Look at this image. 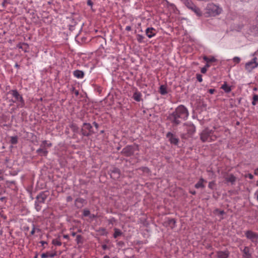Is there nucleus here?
<instances>
[{
  "instance_id": "nucleus-49",
  "label": "nucleus",
  "mask_w": 258,
  "mask_h": 258,
  "mask_svg": "<svg viewBox=\"0 0 258 258\" xmlns=\"http://www.w3.org/2000/svg\"><path fill=\"white\" fill-rule=\"evenodd\" d=\"M103 250H106L107 248V246L106 244H104L102 246Z\"/></svg>"
},
{
  "instance_id": "nucleus-3",
  "label": "nucleus",
  "mask_w": 258,
  "mask_h": 258,
  "mask_svg": "<svg viewBox=\"0 0 258 258\" xmlns=\"http://www.w3.org/2000/svg\"><path fill=\"white\" fill-rule=\"evenodd\" d=\"M222 12V9L213 3L209 4L206 7V13L208 16H216Z\"/></svg>"
},
{
  "instance_id": "nucleus-25",
  "label": "nucleus",
  "mask_w": 258,
  "mask_h": 258,
  "mask_svg": "<svg viewBox=\"0 0 258 258\" xmlns=\"http://www.w3.org/2000/svg\"><path fill=\"white\" fill-rule=\"evenodd\" d=\"M52 144L50 143H48L47 141L45 140L42 141L41 144L40 145L41 147L45 148L46 147H51Z\"/></svg>"
},
{
  "instance_id": "nucleus-26",
  "label": "nucleus",
  "mask_w": 258,
  "mask_h": 258,
  "mask_svg": "<svg viewBox=\"0 0 258 258\" xmlns=\"http://www.w3.org/2000/svg\"><path fill=\"white\" fill-rule=\"evenodd\" d=\"M37 199L40 202L44 203L46 199V197L44 194H42L37 196Z\"/></svg>"
},
{
  "instance_id": "nucleus-34",
  "label": "nucleus",
  "mask_w": 258,
  "mask_h": 258,
  "mask_svg": "<svg viewBox=\"0 0 258 258\" xmlns=\"http://www.w3.org/2000/svg\"><path fill=\"white\" fill-rule=\"evenodd\" d=\"M233 61L236 64L238 63L240 61V58L239 57L235 56L233 58Z\"/></svg>"
},
{
  "instance_id": "nucleus-11",
  "label": "nucleus",
  "mask_w": 258,
  "mask_h": 258,
  "mask_svg": "<svg viewBox=\"0 0 258 258\" xmlns=\"http://www.w3.org/2000/svg\"><path fill=\"white\" fill-rule=\"evenodd\" d=\"M146 34L149 38H152L156 34V30L153 27L148 28L146 30Z\"/></svg>"
},
{
  "instance_id": "nucleus-54",
  "label": "nucleus",
  "mask_w": 258,
  "mask_h": 258,
  "mask_svg": "<svg viewBox=\"0 0 258 258\" xmlns=\"http://www.w3.org/2000/svg\"><path fill=\"white\" fill-rule=\"evenodd\" d=\"M40 243H41L42 245H44V244H47V242L44 241H41Z\"/></svg>"
},
{
  "instance_id": "nucleus-52",
  "label": "nucleus",
  "mask_w": 258,
  "mask_h": 258,
  "mask_svg": "<svg viewBox=\"0 0 258 258\" xmlns=\"http://www.w3.org/2000/svg\"><path fill=\"white\" fill-rule=\"evenodd\" d=\"M189 192L190 194L194 195H195L196 194V191L195 190H190Z\"/></svg>"
},
{
  "instance_id": "nucleus-22",
  "label": "nucleus",
  "mask_w": 258,
  "mask_h": 258,
  "mask_svg": "<svg viewBox=\"0 0 258 258\" xmlns=\"http://www.w3.org/2000/svg\"><path fill=\"white\" fill-rule=\"evenodd\" d=\"M221 89L224 90L225 92L226 93H229L231 90V87L229 86H228L226 83H225L224 84L222 85V86H221Z\"/></svg>"
},
{
  "instance_id": "nucleus-35",
  "label": "nucleus",
  "mask_w": 258,
  "mask_h": 258,
  "mask_svg": "<svg viewBox=\"0 0 258 258\" xmlns=\"http://www.w3.org/2000/svg\"><path fill=\"white\" fill-rule=\"evenodd\" d=\"M196 78H197V80L199 82H202L203 81L202 76L201 74H197Z\"/></svg>"
},
{
  "instance_id": "nucleus-37",
  "label": "nucleus",
  "mask_w": 258,
  "mask_h": 258,
  "mask_svg": "<svg viewBox=\"0 0 258 258\" xmlns=\"http://www.w3.org/2000/svg\"><path fill=\"white\" fill-rule=\"evenodd\" d=\"M85 200L82 198H78L76 199V202L77 203H80L81 204H83Z\"/></svg>"
},
{
  "instance_id": "nucleus-39",
  "label": "nucleus",
  "mask_w": 258,
  "mask_h": 258,
  "mask_svg": "<svg viewBox=\"0 0 258 258\" xmlns=\"http://www.w3.org/2000/svg\"><path fill=\"white\" fill-rule=\"evenodd\" d=\"M207 71V69L206 68V67H203L201 69V72L203 74H205Z\"/></svg>"
},
{
  "instance_id": "nucleus-18",
  "label": "nucleus",
  "mask_w": 258,
  "mask_h": 258,
  "mask_svg": "<svg viewBox=\"0 0 258 258\" xmlns=\"http://www.w3.org/2000/svg\"><path fill=\"white\" fill-rule=\"evenodd\" d=\"M226 180L227 182L234 184L236 181V178L233 174H229L226 177Z\"/></svg>"
},
{
  "instance_id": "nucleus-24",
  "label": "nucleus",
  "mask_w": 258,
  "mask_h": 258,
  "mask_svg": "<svg viewBox=\"0 0 258 258\" xmlns=\"http://www.w3.org/2000/svg\"><path fill=\"white\" fill-rule=\"evenodd\" d=\"M214 213L216 215H220V220L223 219V217H222L223 215L225 213L224 211L222 210H219V209H216L214 211Z\"/></svg>"
},
{
  "instance_id": "nucleus-7",
  "label": "nucleus",
  "mask_w": 258,
  "mask_h": 258,
  "mask_svg": "<svg viewBox=\"0 0 258 258\" xmlns=\"http://www.w3.org/2000/svg\"><path fill=\"white\" fill-rule=\"evenodd\" d=\"M257 66L258 62H257V58L256 57H254L251 61H248L246 63L245 69L248 71H250Z\"/></svg>"
},
{
  "instance_id": "nucleus-38",
  "label": "nucleus",
  "mask_w": 258,
  "mask_h": 258,
  "mask_svg": "<svg viewBox=\"0 0 258 258\" xmlns=\"http://www.w3.org/2000/svg\"><path fill=\"white\" fill-rule=\"evenodd\" d=\"M245 177H248L250 179H252L253 178V176L251 173H248L247 174H245L244 175Z\"/></svg>"
},
{
  "instance_id": "nucleus-47",
  "label": "nucleus",
  "mask_w": 258,
  "mask_h": 258,
  "mask_svg": "<svg viewBox=\"0 0 258 258\" xmlns=\"http://www.w3.org/2000/svg\"><path fill=\"white\" fill-rule=\"evenodd\" d=\"M87 4L89 6H92L93 3L91 0H88L87 1Z\"/></svg>"
},
{
  "instance_id": "nucleus-57",
  "label": "nucleus",
  "mask_w": 258,
  "mask_h": 258,
  "mask_svg": "<svg viewBox=\"0 0 258 258\" xmlns=\"http://www.w3.org/2000/svg\"><path fill=\"white\" fill-rule=\"evenodd\" d=\"M103 258H110V257L108 255H106L103 257Z\"/></svg>"
},
{
  "instance_id": "nucleus-42",
  "label": "nucleus",
  "mask_w": 258,
  "mask_h": 258,
  "mask_svg": "<svg viewBox=\"0 0 258 258\" xmlns=\"http://www.w3.org/2000/svg\"><path fill=\"white\" fill-rule=\"evenodd\" d=\"M216 90L214 89H210L208 90V92L211 94H213L215 92Z\"/></svg>"
},
{
  "instance_id": "nucleus-4",
  "label": "nucleus",
  "mask_w": 258,
  "mask_h": 258,
  "mask_svg": "<svg viewBox=\"0 0 258 258\" xmlns=\"http://www.w3.org/2000/svg\"><path fill=\"white\" fill-rule=\"evenodd\" d=\"M11 93L15 98V99L13 100V102L17 104V107L21 108L24 107L25 102L22 95H21L16 90L11 91Z\"/></svg>"
},
{
  "instance_id": "nucleus-45",
  "label": "nucleus",
  "mask_w": 258,
  "mask_h": 258,
  "mask_svg": "<svg viewBox=\"0 0 258 258\" xmlns=\"http://www.w3.org/2000/svg\"><path fill=\"white\" fill-rule=\"evenodd\" d=\"M132 30V28L130 26H126L125 27V30L127 31H130Z\"/></svg>"
},
{
  "instance_id": "nucleus-56",
  "label": "nucleus",
  "mask_w": 258,
  "mask_h": 258,
  "mask_svg": "<svg viewBox=\"0 0 258 258\" xmlns=\"http://www.w3.org/2000/svg\"><path fill=\"white\" fill-rule=\"evenodd\" d=\"M81 238V235H78L77 236V239L79 240Z\"/></svg>"
},
{
  "instance_id": "nucleus-5",
  "label": "nucleus",
  "mask_w": 258,
  "mask_h": 258,
  "mask_svg": "<svg viewBox=\"0 0 258 258\" xmlns=\"http://www.w3.org/2000/svg\"><path fill=\"white\" fill-rule=\"evenodd\" d=\"M244 233L246 238L250 241L252 245L256 246L258 244V233L247 230Z\"/></svg>"
},
{
  "instance_id": "nucleus-31",
  "label": "nucleus",
  "mask_w": 258,
  "mask_h": 258,
  "mask_svg": "<svg viewBox=\"0 0 258 258\" xmlns=\"http://www.w3.org/2000/svg\"><path fill=\"white\" fill-rule=\"evenodd\" d=\"M36 231L39 232L40 229L36 228L34 225H33V228L30 232L31 235H34Z\"/></svg>"
},
{
  "instance_id": "nucleus-19",
  "label": "nucleus",
  "mask_w": 258,
  "mask_h": 258,
  "mask_svg": "<svg viewBox=\"0 0 258 258\" xmlns=\"http://www.w3.org/2000/svg\"><path fill=\"white\" fill-rule=\"evenodd\" d=\"M190 9L192 10L198 16H200L202 15V12L200 9L196 6H189Z\"/></svg>"
},
{
  "instance_id": "nucleus-13",
  "label": "nucleus",
  "mask_w": 258,
  "mask_h": 258,
  "mask_svg": "<svg viewBox=\"0 0 258 258\" xmlns=\"http://www.w3.org/2000/svg\"><path fill=\"white\" fill-rule=\"evenodd\" d=\"M36 152L41 156H46L48 154V151L45 148L40 147L37 150Z\"/></svg>"
},
{
  "instance_id": "nucleus-28",
  "label": "nucleus",
  "mask_w": 258,
  "mask_h": 258,
  "mask_svg": "<svg viewBox=\"0 0 258 258\" xmlns=\"http://www.w3.org/2000/svg\"><path fill=\"white\" fill-rule=\"evenodd\" d=\"M10 143L12 144L15 145L18 143V137L17 136L11 137Z\"/></svg>"
},
{
  "instance_id": "nucleus-40",
  "label": "nucleus",
  "mask_w": 258,
  "mask_h": 258,
  "mask_svg": "<svg viewBox=\"0 0 258 258\" xmlns=\"http://www.w3.org/2000/svg\"><path fill=\"white\" fill-rule=\"evenodd\" d=\"M72 91L75 94L76 96H78L79 95V91L76 90L74 87L72 88Z\"/></svg>"
},
{
  "instance_id": "nucleus-30",
  "label": "nucleus",
  "mask_w": 258,
  "mask_h": 258,
  "mask_svg": "<svg viewBox=\"0 0 258 258\" xmlns=\"http://www.w3.org/2000/svg\"><path fill=\"white\" fill-rule=\"evenodd\" d=\"M257 101H258V95L254 94L252 98V104L253 105H255Z\"/></svg>"
},
{
  "instance_id": "nucleus-44",
  "label": "nucleus",
  "mask_w": 258,
  "mask_h": 258,
  "mask_svg": "<svg viewBox=\"0 0 258 258\" xmlns=\"http://www.w3.org/2000/svg\"><path fill=\"white\" fill-rule=\"evenodd\" d=\"M73 200V198H72V197L71 196H68L67 198V201L68 202H71Z\"/></svg>"
},
{
  "instance_id": "nucleus-6",
  "label": "nucleus",
  "mask_w": 258,
  "mask_h": 258,
  "mask_svg": "<svg viewBox=\"0 0 258 258\" xmlns=\"http://www.w3.org/2000/svg\"><path fill=\"white\" fill-rule=\"evenodd\" d=\"M92 128L90 123H84L81 130L82 134L84 136H90Z\"/></svg>"
},
{
  "instance_id": "nucleus-23",
  "label": "nucleus",
  "mask_w": 258,
  "mask_h": 258,
  "mask_svg": "<svg viewBox=\"0 0 258 258\" xmlns=\"http://www.w3.org/2000/svg\"><path fill=\"white\" fill-rule=\"evenodd\" d=\"M56 255L55 253H50L49 252L43 253L41 255V258H46L48 257H53Z\"/></svg>"
},
{
  "instance_id": "nucleus-60",
  "label": "nucleus",
  "mask_w": 258,
  "mask_h": 258,
  "mask_svg": "<svg viewBox=\"0 0 258 258\" xmlns=\"http://www.w3.org/2000/svg\"><path fill=\"white\" fill-rule=\"evenodd\" d=\"M253 90L256 91V90H257V88H254Z\"/></svg>"
},
{
  "instance_id": "nucleus-50",
  "label": "nucleus",
  "mask_w": 258,
  "mask_h": 258,
  "mask_svg": "<svg viewBox=\"0 0 258 258\" xmlns=\"http://www.w3.org/2000/svg\"><path fill=\"white\" fill-rule=\"evenodd\" d=\"M211 66L210 65V62H207L206 66H205V67H206V68H209Z\"/></svg>"
},
{
  "instance_id": "nucleus-10",
  "label": "nucleus",
  "mask_w": 258,
  "mask_h": 258,
  "mask_svg": "<svg viewBox=\"0 0 258 258\" xmlns=\"http://www.w3.org/2000/svg\"><path fill=\"white\" fill-rule=\"evenodd\" d=\"M241 250L242 252V258H251V254L248 246H244V248Z\"/></svg>"
},
{
  "instance_id": "nucleus-21",
  "label": "nucleus",
  "mask_w": 258,
  "mask_h": 258,
  "mask_svg": "<svg viewBox=\"0 0 258 258\" xmlns=\"http://www.w3.org/2000/svg\"><path fill=\"white\" fill-rule=\"evenodd\" d=\"M114 233L113 234V237L116 238L118 236H121L122 234V232L119 229L115 228L114 229Z\"/></svg>"
},
{
  "instance_id": "nucleus-16",
  "label": "nucleus",
  "mask_w": 258,
  "mask_h": 258,
  "mask_svg": "<svg viewBox=\"0 0 258 258\" xmlns=\"http://www.w3.org/2000/svg\"><path fill=\"white\" fill-rule=\"evenodd\" d=\"M142 94L138 91L134 92L133 98L136 101L139 102L141 100Z\"/></svg>"
},
{
  "instance_id": "nucleus-2",
  "label": "nucleus",
  "mask_w": 258,
  "mask_h": 258,
  "mask_svg": "<svg viewBox=\"0 0 258 258\" xmlns=\"http://www.w3.org/2000/svg\"><path fill=\"white\" fill-rule=\"evenodd\" d=\"M200 140L202 142H211L215 141L218 138L217 132L213 130H210L208 127L203 130L200 134Z\"/></svg>"
},
{
  "instance_id": "nucleus-27",
  "label": "nucleus",
  "mask_w": 258,
  "mask_h": 258,
  "mask_svg": "<svg viewBox=\"0 0 258 258\" xmlns=\"http://www.w3.org/2000/svg\"><path fill=\"white\" fill-rule=\"evenodd\" d=\"M160 93L162 95H165V94L167 93V91L166 90V87L164 86L161 85L160 87Z\"/></svg>"
},
{
  "instance_id": "nucleus-55",
  "label": "nucleus",
  "mask_w": 258,
  "mask_h": 258,
  "mask_svg": "<svg viewBox=\"0 0 258 258\" xmlns=\"http://www.w3.org/2000/svg\"><path fill=\"white\" fill-rule=\"evenodd\" d=\"M63 237L65 239H68L69 238V236L68 235H63Z\"/></svg>"
},
{
  "instance_id": "nucleus-8",
  "label": "nucleus",
  "mask_w": 258,
  "mask_h": 258,
  "mask_svg": "<svg viewBox=\"0 0 258 258\" xmlns=\"http://www.w3.org/2000/svg\"><path fill=\"white\" fill-rule=\"evenodd\" d=\"M121 153L125 156L129 157L132 156L134 153V150L132 146H128L124 148Z\"/></svg>"
},
{
  "instance_id": "nucleus-9",
  "label": "nucleus",
  "mask_w": 258,
  "mask_h": 258,
  "mask_svg": "<svg viewBox=\"0 0 258 258\" xmlns=\"http://www.w3.org/2000/svg\"><path fill=\"white\" fill-rule=\"evenodd\" d=\"M166 137L169 139L171 144L177 145L179 140L173 134L170 132L168 133Z\"/></svg>"
},
{
  "instance_id": "nucleus-14",
  "label": "nucleus",
  "mask_w": 258,
  "mask_h": 258,
  "mask_svg": "<svg viewBox=\"0 0 258 258\" xmlns=\"http://www.w3.org/2000/svg\"><path fill=\"white\" fill-rule=\"evenodd\" d=\"M207 181L203 178H201L199 179V181L195 184V187L196 188H204L205 187V184L204 183H206Z\"/></svg>"
},
{
  "instance_id": "nucleus-15",
  "label": "nucleus",
  "mask_w": 258,
  "mask_h": 258,
  "mask_svg": "<svg viewBox=\"0 0 258 258\" xmlns=\"http://www.w3.org/2000/svg\"><path fill=\"white\" fill-rule=\"evenodd\" d=\"M73 75L78 79H82L84 77V73L78 70L74 71Z\"/></svg>"
},
{
  "instance_id": "nucleus-36",
  "label": "nucleus",
  "mask_w": 258,
  "mask_h": 258,
  "mask_svg": "<svg viewBox=\"0 0 258 258\" xmlns=\"http://www.w3.org/2000/svg\"><path fill=\"white\" fill-rule=\"evenodd\" d=\"M185 5L190 9V7L189 6H195V5L191 2V1H187L185 2Z\"/></svg>"
},
{
  "instance_id": "nucleus-20",
  "label": "nucleus",
  "mask_w": 258,
  "mask_h": 258,
  "mask_svg": "<svg viewBox=\"0 0 258 258\" xmlns=\"http://www.w3.org/2000/svg\"><path fill=\"white\" fill-rule=\"evenodd\" d=\"M203 59L207 62H210V63L215 62L216 60V59L213 56L208 57V56H205L203 57Z\"/></svg>"
},
{
  "instance_id": "nucleus-59",
  "label": "nucleus",
  "mask_w": 258,
  "mask_h": 258,
  "mask_svg": "<svg viewBox=\"0 0 258 258\" xmlns=\"http://www.w3.org/2000/svg\"><path fill=\"white\" fill-rule=\"evenodd\" d=\"M256 185L258 186V180L256 181Z\"/></svg>"
},
{
  "instance_id": "nucleus-41",
  "label": "nucleus",
  "mask_w": 258,
  "mask_h": 258,
  "mask_svg": "<svg viewBox=\"0 0 258 258\" xmlns=\"http://www.w3.org/2000/svg\"><path fill=\"white\" fill-rule=\"evenodd\" d=\"M169 223L170 224H172L173 225H174L175 224V221L174 219H170L169 220Z\"/></svg>"
},
{
  "instance_id": "nucleus-12",
  "label": "nucleus",
  "mask_w": 258,
  "mask_h": 258,
  "mask_svg": "<svg viewBox=\"0 0 258 258\" xmlns=\"http://www.w3.org/2000/svg\"><path fill=\"white\" fill-rule=\"evenodd\" d=\"M216 253L218 258H228L230 254L228 250L218 251Z\"/></svg>"
},
{
  "instance_id": "nucleus-61",
  "label": "nucleus",
  "mask_w": 258,
  "mask_h": 258,
  "mask_svg": "<svg viewBox=\"0 0 258 258\" xmlns=\"http://www.w3.org/2000/svg\"><path fill=\"white\" fill-rule=\"evenodd\" d=\"M1 179H2V178L0 177V180H1Z\"/></svg>"
},
{
  "instance_id": "nucleus-1",
  "label": "nucleus",
  "mask_w": 258,
  "mask_h": 258,
  "mask_svg": "<svg viewBox=\"0 0 258 258\" xmlns=\"http://www.w3.org/2000/svg\"><path fill=\"white\" fill-rule=\"evenodd\" d=\"M188 115L187 109L184 106L180 105L169 115L168 119L174 125H177L180 124L182 121L185 120Z\"/></svg>"
},
{
  "instance_id": "nucleus-33",
  "label": "nucleus",
  "mask_w": 258,
  "mask_h": 258,
  "mask_svg": "<svg viewBox=\"0 0 258 258\" xmlns=\"http://www.w3.org/2000/svg\"><path fill=\"white\" fill-rule=\"evenodd\" d=\"M90 215V212L88 209H84L83 210V216L85 217L89 216Z\"/></svg>"
},
{
  "instance_id": "nucleus-17",
  "label": "nucleus",
  "mask_w": 258,
  "mask_h": 258,
  "mask_svg": "<svg viewBox=\"0 0 258 258\" xmlns=\"http://www.w3.org/2000/svg\"><path fill=\"white\" fill-rule=\"evenodd\" d=\"M119 170L117 168H114L111 173V177L114 178H118L119 177Z\"/></svg>"
},
{
  "instance_id": "nucleus-43",
  "label": "nucleus",
  "mask_w": 258,
  "mask_h": 258,
  "mask_svg": "<svg viewBox=\"0 0 258 258\" xmlns=\"http://www.w3.org/2000/svg\"><path fill=\"white\" fill-rule=\"evenodd\" d=\"M143 38V37L142 35H138V40L139 42L142 41V39Z\"/></svg>"
},
{
  "instance_id": "nucleus-48",
  "label": "nucleus",
  "mask_w": 258,
  "mask_h": 258,
  "mask_svg": "<svg viewBox=\"0 0 258 258\" xmlns=\"http://www.w3.org/2000/svg\"><path fill=\"white\" fill-rule=\"evenodd\" d=\"M254 174L255 175H257L258 176V168L255 169L254 171Z\"/></svg>"
},
{
  "instance_id": "nucleus-51",
  "label": "nucleus",
  "mask_w": 258,
  "mask_h": 258,
  "mask_svg": "<svg viewBox=\"0 0 258 258\" xmlns=\"http://www.w3.org/2000/svg\"><path fill=\"white\" fill-rule=\"evenodd\" d=\"M93 124L95 126L96 128H98V124L97 123H96V122H93Z\"/></svg>"
},
{
  "instance_id": "nucleus-32",
  "label": "nucleus",
  "mask_w": 258,
  "mask_h": 258,
  "mask_svg": "<svg viewBox=\"0 0 258 258\" xmlns=\"http://www.w3.org/2000/svg\"><path fill=\"white\" fill-rule=\"evenodd\" d=\"M216 185L215 182L213 181H211L209 183L208 187L211 189H214L215 186Z\"/></svg>"
},
{
  "instance_id": "nucleus-53",
  "label": "nucleus",
  "mask_w": 258,
  "mask_h": 258,
  "mask_svg": "<svg viewBox=\"0 0 258 258\" xmlns=\"http://www.w3.org/2000/svg\"><path fill=\"white\" fill-rule=\"evenodd\" d=\"M89 217L91 219L94 218L95 217V215L94 214H91L89 216Z\"/></svg>"
},
{
  "instance_id": "nucleus-29",
  "label": "nucleus",
  "mask_w": 258,
  "mask_h": 258,
  "mask_svg": "<svg viewBox=\"0 0 258 258\" xmlns=\"http://www.w3.org/2000/svg\"><path fill=\"white\" fill-rule=\"evenodd\" d=\"M52 243L53 245H57V246H60L61 245V242L60 241V240L58 239H53L52 241Z\"/></svg>"
},
{
  "instance_id": "nucleus-46",
  "label": "nucleus",
  "mask_w": 258,
  "mask_h": 258,
  "mask_svg": "<svg viewBox=\"0 0 258 258\" xmlns=\"http://www.w3.org/2000/svg\"><path fill=\"white\" fill-rule=\"evenodd\" d=\"M254 196L256 197V200L258 201V189L256 190V191L254 193Z\"/></svg>"
},
{
  "instance_id": "nucleus-58",
  "label": "nucleus",
  "mask_w": 258,
  "mask_h": 258,
  "mask_svg": "<svg viewBox=\"0 0 258 258\" xmlns=\"http://www.w3.org/2000/svg\"><path fill=\"white\" fill-rule=\"evenodd\" d=\"M72 235H73V236H75L76 235V233H74H74H72Z\"/></svg>"
}]
</instances>
